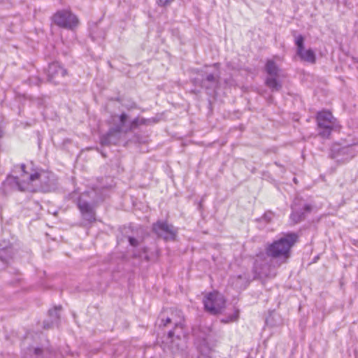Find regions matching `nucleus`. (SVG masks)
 <instances>
[{
    "label": "nucleus",
    "instance_id": "nucleus-1",
    "mask_svg": "<svg viewBox=\"0 0 358 358\" xmlns=\"http://www.w3.org/2000/svg\"><path fill=\"white\" fill-rule=\"evenodd\" d=\"M298 235L294 232L283 234L282 236L267 244L266 255L277 266L285 264L291 257V249L298 241Z\"/></svg>",
    "mask_w": 358,
    "mask_h": 358
},
{
    "label": "nucleus",
    "instance_id": "nucleus-2",
    "mask_svg": "<svg viewBox=\"0 0 358 358\" xmlns=\"http://www.w3.org/2000/svg\"><path fill=\"white\" fill-rule=\"evenodd\" d=\"M106 188L101 189L93 188L90 191L83 193L78 198L77 206L83 218L92 223L96 220L94 207L99 201L103 200L106 196Z\"/></svg>",
    "mask_w": 358,
    "mask_h": 358
},
{
    "label": "nucleus",
    "instance_id": "nucleus-3",
    "mask_svg": "<svg viewBox=\"0 0 358 358\" xmlns=\"http://www.w3.org/2000/svg\"><path fill=\"white\" fill-rule=\"evenodd\" d=\"M29 179L30 185L34 187L30 192L41 191L50 192L55 191L58 187V179L55 174L50 171H41L39 172L30 173V175L25 176Z\"/></svg>",
    "mask_w": 358,
    "mask_h": 358
},
{
    "label": "nucleus",
    "instance_id": "nucleus-4",
    "mask_svg": "<svg viewBox=\"0 0 358 358\" xmlns=\"http://www.w3.org/2000/svg\"><path fill=\"white\" fill-rule=\"evenodd\" d=\"M177 315H178V318H175L174 316L169 317L168 316H165L164 313H161L158 319L159 325L166 327L168 324L173 323L175 325L174 330H171L169 331L168 334V339L170 340L169 343V349L173 352L176 353L180 350H182L183 340L180 338L179 334L175 335L176 331L178 329H182V322L183 317H180V312L176 311Z\"/></svg>",
    "mask_w": 358,
    "mask_h": 358
},
{
    "label": "nucleus",
    "instance_id": "nucleus-5",
    "mask_svg": "<svg viewBox=\"0 0 358 358\" xmlns=\"http://www.w3.org/2000/svg\"><path fill=\"white\" fill-rule=\"evenodd\" d=\"M127 120V115L126 113H122L119 116V123L115 125L113 129H110L107 134L103 136L101 138V143L102 145H110L115 144L116 143L117 134L121 132H127L132 129H136L139 124H142L143 120L140 122L138 118L134 119L129 125H126V121Z\"/></svg>",
    "mask_w": 358,
    "mask_h": 358
},
{
    "label": "nucleus",
    "instance_id": "nucleus-6",
    "mask_svg": "<svg viewBox=\"0 0 358 358\" xmlns=\"http://www.w3.org/2000/svg\"><path fill=\"white\" fill-rule=\"evenodd\" d=\"M15 170L20 175L17 176H8L3 182L4 187H9L22 192L34 190V187L30 185L29 179H27L25 177L27 175H30V172L26 170L25 165L17 166Z\"/></svg>",
    "mask_w": 358,
    "mask_h": 358
},
{
    "label": "nucleus",
    "instance_id": "nucleus-7",
    "mask_svg": "<svg viewBox=\"0 0 358 358\" xmlns=\"http://www.w3.org/2000/svg\"><path fill=\"white\" fill-rule=\"evenodd\" d=\"M317 134L322 138H329L336 125V119L327 110L318 112L316 115Z\"/></svg>",
    "mask_w": 358,
    "mask_h": 358
},
{
    "label": "nucleus",
    "instance_id": "nucleus-8",
    "mask_svg": "<svg viewBox=\"0 0 358 358\" xmlns=\"http://www.w3.org/2000/svg\"><path fill=\"white\" fill-rule=\"evenodd\" d=\"M265 71L267 77L265 80L266 85L271 90V92H279L282 87V81L280 80L281 70L276 63L271 59L266 62L265 65Z\"/></svg>",
    "mask_w": 358,
    "mask_h": 358
},
{
    "label": "nucleus",
    "instance_id": "nucleus-9",
    "mask_svg": "<svg viewBox=\"0 0 358 358\" xmlns=\"http://www.w3.org/2000/svg\"><path fill=\"white\" fill-rule=\"evenodd\" d=\"M203 303L206 311L212 315H217L224 307L225 299L221 294L213 292L204 296Z\"/></svg>",
    "mask_w": 358,
    "mask_h": 358
},
{
    "label": "nucleus",
    "instance_id": "nucleus-10",
    "mask_svg": "<svg viewBox=\"0 0 358 358\" xmlns=\"http://www.w3.org/2000/svg\"><path fill=\"white\" fill-rule=\"evenodd\" d=\"M52 20L57 26L67 29H73L78 24L76 15L67 10L57 11L53 15Z\"/></svg>",
    "mask_w": 358,
    "mask_h": 358
},
{
    "label": "nucleus",
    "instance_id": "nucleus-11",
    "mask_svg": "<svg viewBox=\"0 0 358 358\" xmlns=\"http://www.w3.org/2000/svg\"><path fill=\"white\" fill-rule=\"evenodd\" d=\"M152 229L158 236L166 241L174 240L177 234L175 227L166 222H157L153 224Z\"/></svg>",
    "mask_w": 358,
    "mask_h": 358
},
{
    "label": "nucleus",
    "instance_id": "nucleus-12",
    "mask_svg": "<svg viewBox=\"0 0 358 358\" xmlns=\"http://www.w3.org/2000/svg\"><path fill=\"white\" fill-rule=\"evenodd\" d=\"M200 358H212L214 352L213 345L210 343V334L204 337L199 336L196 342Z\"/></svg>",
    "mask_w": 358,
    "mask_h": 358
},
{
    "label": "nucleus",
    "instance_id": "nucleus-13",
    "mask_svg": "<svg viewBox=\"0 0 358 358\" xmlns=\"http://www.w3.org/2000/svg\"><path fill=\"white\" fill-rule=\"evenodd\" d=\"M66 70L59 65L57 62H53L48 66V80L55 84L59 83V79L65 76Z\"/></svg>",
    "mask_w": 358,
    "mask_h": 358
},
{
    "label": "nucleus",
    "instance_id": "nucleus-14",
    "mask_svg": "<svg viewBox=\"0 0 358 358\" xmlns=\"http://www.w3.org/2000/svg\"><path fill=\"white\" fill-rule=\"evenodd\" d=\"M256 275L259 278H273L276 274L275 266H271L268 264H263L258 268L255 267Z\"/></svg>",
    "mask_w": 358,
    "mask_h": 358
},
{
    "label": "nucleus",
    "instance_id": "nucleus-15",
    "mask_svg": "<svg viewBox=\"0 0 358 358\" xmlns=\"http://www.w3.org/2000/svg\"><path fill=\"white\" fill-rule=\"evenodd\" d=\"M219 72L208 73L205 78H202L201 86L207 90H215L219 83Z\"/></svg>",
    "mask_w": 358,
    "mask_h": 358
},
{
    "label": "nucleus",
    "instance_id": "nucleus-16",
    "mask_svg": "<svg viewBox=\"0 0 358 358\" xmlns=\"http://www.w3.org/2000/svg\"><path fill=\"white\" fill-rule=\"evenodd\" d=\"M62 309L60 306H55L53 309L49 310V317L50 318V324L48 322L45 321L43 323L44 329H49L53 327L55 324L57 325L59 320V312Z\"/></svg>",
    "mask_w": 358,
    "mask_h": 358
},
{
    "label": "nucleus",
    "instance_id": "nucleus-17",
    "mask_svg": "<svg viewBox=\"0 0 358 358\" xmlns=\"http://www.w3.org/2000/svg\"><path fill=\"white\" fill-rule=\"evenodd\" d=\"M296 54L300 59L310 64H315L316 62V56L315 52L311 49L296 50Z\"/></svg>",
    "mask_w": 358,
    "mask_h": 358
},
{
    "label": "nucleus",
    "instance_id": "nucleus-18",
    "mask_svg": "<svg viewBox=\"0 0 358 358\" xmlns=\"http://www.w3.org/2000/svg\"><path fill=\"white\" fill-rule=\"evenodd\" d=\"M12 257V248L10 245H0V259L6 263Z\"/></svg>",
    "mask_w": 358,
    "mask_h": 358
},
{
    "label": "nucleus",
    "instance_id": "nucleus-19",
    "mask_svg": "<svg viewBox=\"0 0 358 358\" xmlns=\"http://www.w3.org/2000/svg\"><path fill=\"white\" fill-rule=\"evenodd\" d=\"M239 316L238 310H235L233 313L228 316L224 317L221 319V322L227 324L232 322H235L238 320Z\"/></svg>",
    "mask_w": 358,
    "mask_h": 358
},
{
    "label": "nucleus",
    "instance_id": "nucleus-20",
    "mask_svg": "<svg viewBox=\"0 0 358 358\" xmlns=\"http://www.w3.org/2000/svg\"><path fill=\"white\" fill-rule=\"evenodd\" d=\"M303 213L297 211L294 208H292V213L290 215V218L294 223H297L301 220Z\"/></svg>",
    "mask_w": 358,
    "mask_h": 358
},
{
    "label": "nucleus",
    "instance_id": "nucleus-21",
    "mask_svg": "<svg viewBox=\"0 0 358 358\" xmlns=\"http://www.w3.org/2000/svg\"><path fill=\"white\" fill-rule=\"evenodd\" d=\"M296 32L294 31V36L295 37V45H296V50H302L304 48V37L299 34L296 36Z\"/></svg>",
    "mask_w": 358,
    "mask_h": 358
},
{
    "label": "nucleus",
    "instance_id": "nucleus-22",
    "mask_svg": "<svg viewBox=\"0 0 358 358\" xmlns=\"http://www.w3.org/2000/svg\"><path fill=\"white\" fill-rule=\"evenodd\" d=\"M134 256L136 257L143 258L147 262H148L150 260V257L147 254V248H143L141 249V252H134Z\"/></svg>",
    "mask_w": 358,
    "mask_h": 358
},
{
    "label": "nucleus",
    "instance_id": "nucleus-23",
    "mask_svg": "<svg viewBox=\"0 0 358 358\" xmlns=\"http://www.w3.org/2000/svg\"><path fill=\"white\" fill-rule=\"evenodd\" d=\"M341 152L343 154H349V159H352L355 155V151L352 145L345 147L341 150Z\"/></svg>",
    "mask_w": 358,
    "mask_h": 358
},
{
    "label": "nucleus",
    "instance_id": "nucleus-24",
    "mask_svg": "<svg viewBox=\"0 0 358 358\" xmlns=\"http://www.w3.org/2000/svg\"><path fill=\"white\" fill-rule=\"evenodd\" d=\"M273 217V214L271 211L266 212L262 216V219L266 222H270Z\"/></svg>",
    "mask_w": 358,
    "mask_h": 358
},
{
    "label": "nucleus",
    "instance_id": "nucleus-25",
    "mask_svg": "<svg viewBox=\"0 0 358 358\" xmlns=\"http://www.w3.org/2000/svg\"><path fill=\"white\" fill-rule=\"evenodd\" d=\"M173 1L174 0H157V3L160 6H166Z\"/></svg>",
    "mask_w": 358,
    "mask_h": 358
},
{
    "label": "nucleus",
    "instance_id": "nucleus-26",
    "mask_svg": "<svg viewBox=\"0 0 358 358\" xmlns=\"http://www.w3.org/2000/svg\"><path fill=\"white\" fill-rule=\"evenodd\" d=\"M128 241H129L130 245H131L133 247H136L138 245V243H139L138 241L134 237L129 236L128 238Z\"/></svg>",
    "mask_w": 358,
    "mask_h": 358
},
{
    "label": "nucleus",
    "instance_id": "nucleus-27",
    "mask_svg": "<svg viewBox=\"0 0 358 358\" xmlns=\"http://www.w3.org/2000/svg\"><path fill=\"white\" fill-rule=\"evenodd\" d=\"M41 352H42V350L41 348H37L34 349V355L36 356L40 355L41 354Z\"/></svg>",
    "mask_w": 358,
    "mask_h": 358
},
{
    "label": "nucleus",
    "instance_id": "nucleus-28",
    "mask_svg": "<svg viewBox=\"0 0 358 358\" xmlns=\"http://www.w3.org/2000/svg\"><path fill=\"white\" fill-rule=\"evenodd\" d=\"M34 80H35V81L34 82V83L35 85H38V84H39V81H40V80H39V79H38V78H34Z\"/></svg>",
    "mask_w": 358,
    "mask_h": 358
},
{
    "label": "nucleus",
    "instance_id": "nucleus-29",
    "mask_svg": "<svg viewBox=\"0 0 358 358\" xmlns=\"http://www.w3.org/2000/svg\"><path fill=\"white\" fill-rule=\"evenodd\" d=\"M3 135V131L2 128L0 127V138H2Z\"/></svg>",
    "mask_w": 358,
    "mask_h": 358
},
{
    "label": "nucleus",
    "instance_id": "nucleus-30",
    "mask_svg": "<svg viewBox=\"0 0 358 358\" xmlns=\"http://www.w3.org/2000/svg\"><path fill=\"white\" fill-rule=\"evenodd\" d=\"M241 278H242V276L241 275H239L236 278H234V280H241Z\"/></svg>",
    "mask_w": 358,
    "mask_h": 358
},
{
    "label": "nucleus",
    "instance_id": "nucleus-31",
    "mask_svg": "<svg viewBox=\"0 0 358 358\" xmlns=\"http://www.w3.org/2000/svg\"><path fill=\"white\" fill-rule=\"evenodd\" d=\"M304 209H305L306 210H310V208H309V206H308L306 205V206H304Z\"/></svg>",
    "mask_w": 358,
    "mask_h": 358
},
{
    "label": "nucleus",
    "instance_id": "nucleus-32",
    "mask_svg": "<svg viewBox=\"0 0 358 358\" xmlns=\"http://www.w3.org/2000/svg\"><path fill=\"white\" fill-rule=\"evenodd\" d=\"M218 66H219V64H217V63H216V64H214V66L217 67Z\"/></svg>",
    "mask_w": 358,
    "mask_h": 358
},
{
    "label": "nucleus",
    "instance_id": "nucleus-33",
    "mask_svg": "<svg viewBox=\"0 0 358 358\" xmlns=\"http://www.w3.org/2000/svg\"><path fill=\"white\" fill-rule=\"evenodd\" d=\"M92 38L93 41H95V38H94V36H92Z\"/></svg>",
    "mask_w": 358,
    "mask_h": 358
},
{
    "label": "nucleus",
    "instance_id": "nucleus-34",
    "mask_svg": "<svg viewBox=\"0 0 358 358\" xmlns=\"http://www.w3.org/2000/svg\"><path fill=\"white\" fill-rule=\"evenodd\" d=\"M24 358H27V357H24Z\"/></svg>",
    "mask_w": 358,
    "mask_h": 358
}]
</instances>
